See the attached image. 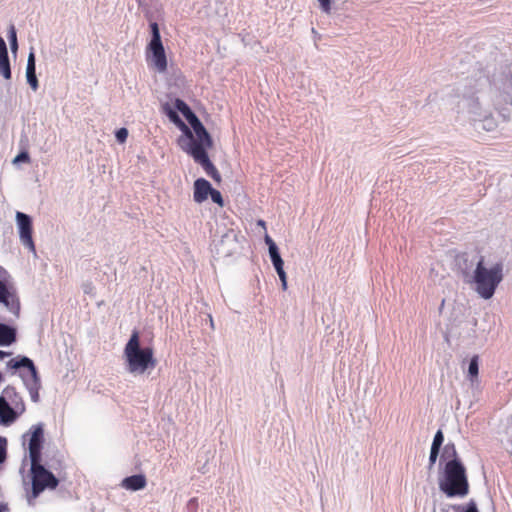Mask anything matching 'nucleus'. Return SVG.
Wrapping results in <instances>:
<instances>
[{"label": "nucleus", "instance_id": "3", "mask_svg": "<svg viewBox=\"0 0 512 512\" xmlns=\"http://www.w3.org/2000/svg\"><path fill=\"white\" fill-rule=\"evenodd\" d=\"M124 357L127 370L131 374H143L147 369H153L156 366V359L151 347H140V335L137 330H133L124 348Z\"/></svg>", "mask_w": 512, "mask_h": 512}, {"label": "nucleus", "instance_id": "10", "mask_svg": "<svg viewBox=\"0 0 512 512\" xmlns=\"http://www.w3.org/2000/svg\"><path fill=\"white\" fill-rule=\"evenodd\" d=\"M175 107L176 109L182 113V115L187 119V121L192 126L195 134L198 135V137H202L206 140V142L209 141V133L201 123V121L198 119V117L193 113V111L190 109V107L181 99L175 100Z\"/></svg>", "mask_w": 512, "mask_h": 512}, {"label": "nucleus", "instance_id": "26", "mask_svg": "<svg viewBox=\"0 0 512 512\" xmlns=\"http://www.w3.org/2000/svg\"><path fill=\"white\" fill-rule=\"evenodd\" d=\"M269 254L272 262L279 261L282 259L278 252L277 246H272L271 249L269 250Z\"/></svg>", "mask_w": 512, "mask_h": 512}, {"label": "nucleus", "instance_id": "15", "mask_svg": "<svg viewBox=\"0 0 512 512\" xmlns=\"http://www.w3.org/2000/svg\"><path fill=\"white\" fill-rule=\"evenodd\" d=\"M146 484V477L143 474H137L124 478L121 486L127 490L137 491L144 489Z\"/></svg>", "mask_w": 512, "mask_h": 512}, {"label": "nucleus", "instance_id": "11", "mask_svg": "<svg viewBox=\"0 0 512 512\" xmlns=\"http://www.w3.org/2000/svg\"><path fill=\"white\" fill-rule=\"evenodd\" d=\"M8 278L7 271L0 266V303H3L10 311L15 313L19 309V303L8 288Z\"/></svg>", "mask_w": 512, "mask_h": 512}, {"label": "nucleus", "instance_id": "32", "mask_svg": "<svg viewBox=\"0 0 512 512\" xmlns=\"http://www.w3.org/2000/svg\"><path fill=\"white\" fill-rule=\"evenodd\" d=\"M264 239H265V243L269 247V250L271 249L272 246H276L275 242L273 241V239L268 234L265 235Z\"/></svg>", "mask_w": 512, "mask_h": 512}, {"label": "nucleus", "instance_id": "14", "mask_svg": "<svg viewBox=\"0 0 512 512\" xmlns=\"http://www.w3.org/2000/svg\"><path fill=\"white\" fill-rule=\"evenodd\" d=\"M0 74L7 80L11 78L7 46L2 37H0Z\"/></svg>", "mask_w": 512, "mask_h": 512}, {"label": "nucleus", "instance_id": "37", "mask_svg": "<svg viewBox=\"0 0 512 512\" xmlns=\"http://www.w3.org/2000/svg\"><path fill=\"white\" fill-rule=\"evenodd\" d=\"M5 354H6L5 352L0 350V359L3 358L5 356Z\"/></svg>", "mask_w": 512, "mask_h": 512}, {"label": "nucleus", "instance_id": "12", "mask_svg": "<svg viewBox=\"0 0 512 512\" xmlns=\"http://www.w3.org/2000/svg\"><path fill=\"white\" fill-rule=\"evenodd\" d=\"M193 199L196 203H203L208 199L213 187L204 178H198L194 181Z\"/></svg>", "mask_w": 512, "mask_h": 512}, {"label": "nucleus", "instance_id": "1", "mask_svg": "<svg viewBox=\"0 0 512 512\" xmlns=\"http://www.w3.org/2000/svg\"><path fill=\"white\" fill-rule=\"evenodd\" d=\"M177 126L183 132V136L178 139L180 148L189 154L203 168L205 173L219 184L222 181L221 174L211 162L207 153V150L213 147L211 136L209 135V141L206 142L204 138L198 137L194 131L192 132L182 120Z\"/></svg>", "mask_w": 512, "mask_h": 512}, {"label": "nucleus", "instance_id": "20", "mask_svg": "<svg viewBox=\"0 0 512 512\" xmlns=\"http://www.w3.org/2000/svg\"><path fill=\"white\" fill-rule=\"evenodd\" d=\"M444 441V436L441 430H438L434 436L431 448L440 450V447Z\"/></svg>", "mask_w": 512, "mask_h": 512}, {"label": "nucleus", "instance_id": "30", "mask_svg": "<svg viewBox=\"0 0 512 512\" xmlns=\"http://www.w3.org/2000/svg\"><path fill=\"white\" fill-rule=\"evenodd\" d=\"M465 512H478V509H477V506H476V503L474 501H470L466 508H465Z\"/></svg>", "mask_w": 512, "mask_h": 512}, {"label": "nucleus", "instance_id": "9", "mask_svg": "<svg viewBox=\"0 0 512 512\" xmlns=\"http://www.w3.org/2000/svg\"><path fill=\"white\" fill-rule=\"evenodd\" d=\"M29 436V458L30 462L41 461V449L44 441V431L41 424L34 425L23 437Z\"/></svg>", "mask_w": 512, "mask_h": 512}, {"label": "nucleus", "instance_id": "34", "mask_svg": "<svg viewBox=\"0 0 512 512\" xmlns=\"http://www.w3.org/2000/svg\"><path fill=\"white\" fill-rule=\"evenodd\" d=\"M450 449H451V455L452 456H456V449H455L454 445H451V446L447 445L445 447V452L444 453L448 454Z\"/></svg>", "mask_w": 512, "mask_h": 512}, {"label": "nucleus", "instance_id": "7", "mask_svg": "<svg viewBox=\"0 0 512 512\" xmlns=\"http://www.w3.org/2000/svg\"><path fill=\"white\" fill-rule=\"evenodd\" d=\"M9 364L15 369H26V372L21 376L29 391L32 401L37 402L39 399L40 380L32 360L27 357H22L20 359H12Z\"/></svg>", "mask_w": 512, "mask_h": 512}, {"label": "nucleus", "instance_id": "35", "mask_svg": "<svg viewBox=\"0 0 512 512\" xmlns=\"http://www.w3.org/2000/svg\"><path fill=\"white\" fill-rule=\"evenodd\" d=\"M257 224H258L259 226H261L262 228L266 229V223H265V221H264V220H261V219H260V220H258Z\"/></svg>", "mask_w": 512, "mask_h": 512}, {"label": "nucleus", "instance_id": "18", "mask_svg": "<svg viewBox=\"0 0 512 512\" xmlns=\"http://www.w3.org/2000/svg\"><path fill=\"white\" fill-rule=\"evenodd\" d=\"M478 374H479V356L474 355L471 358L469 367H468V377H469L470 381L473 382L474 380H476L478 377Z\"/></svg>", "mask_w": 512, "mask_h": 512}, {"label": "nucleus", "instance_id": "16", "mask_svg": "<svg viewBox=\"0 0 512 512\" xmlns=\"http://www.w3.org/2000/svg\"><path fill=\"white\" fill-rule=\"evenodd\" d=\"M26 78L30 87L36 91L38 89V80L36 77V68H35V57L34 53H30L27 60L26 66Z\"/></svg>", "mask_w": 512, "mask_h": 512}, {"label": "nucleus", "instance_id": "25", "mask_svg": "<svg viewBox=\"0 0 512 512\" xmlns=\"http://www.w3.org/2000/svg\"><path fill=\"white\" fill-rule=\"evenodd\" d=\"M269 254L272 262L279 261L282 259L278 252L277 246H272L271 249L269 250Z\"/></svg>", "mask_w": 512, "mask_h": 512}, {"label": "nucleus", "instance_id": "17", "mask_svg": "<svg viewBox=\"0 0 512 512\" xmlns=\"http://www.w3.org/2000/svg\"><path fill=\"white\" fill-rule=\"evenodd\" d=\"M16 339V332L8 325L0 323V346H9Z\"/></svg>", "mask_w": 512, "mask_h": 512}, {"label": "nucleus", "instance_id": "29", "mask_svg": "<svg viewBox=\"0 0 512 512\" xmlns=\"http://www.w3.org/2000/svg\"><path fill=\"white\" fill-rule=\"evenodd\" d=\"M438 454H439V450L431 448L430 456H429L430 466H433L435 464Z\"/></svg>", "mask_w": 512, "mask_h": 512}, {"label": "nucleus", "instance_id": "27", "mask_svg": "<svg viewBox=\"0 0 512 512\" xmlns=\"http://www.w3.org/2000/svg\"><path fill=\"white\" fill-rule=\"evenodd\" d=\"M323 12L329 14L331 12V0H318Z\"/></svg>", "mask_w": 512, "mask_h": 512}, {"label": "nucleus", "instance_id": "8", "mask_svg": "<svg viewBox=\"0 0 512 512\" xmlns=\"http://www.w3.org/2000/svg\"><path fill=\"white\" fill-rule=\"evenodd\" d=\"M16 224L19 232L20 242L28 248L30 252L36 254L35 245L32 238V219L23 212H16Z\"/></svg>", "mask_w": 512, "mask_h": 512}, {"label": "nucleus", "instance_id": "21", "mask_svg": "<svg viewBox=\"0 0 512 512\" xmlns=\"http://www.w3.org/2000/svg\"><path fill=\"white\" fill-rule=\"evenodd\" d=\"M209 196L211 197V199H212V201L214 203H216L220 207L224 206L223 197H222L221 193L218 190L213 188Z\"/></svg>", "mask_w": 512, "mask_h": 512}, {"label": "nucleus", "instance_id": "31", "mask_svg": "<svg viewBox=\"0 0 512 512\" xmlns=\"http://www.w3.org/2000/svg\"><path fill=\"white\" fill-rule=\"evenodd\" d=\"M166 114L172 122L175 121L177 117H179V115L172 109H168Z\"/></svg>", "mask_w": 512, "mask_h": 512}, {"label": "nucleus", "instance_id": "4", "mask_svg": "<svg viewBox=\"0 0 512 512\" xmlns=\"http://www.w3.org/2000/svg\"><path fill=\"white\" fill-rule=\"evenodd\" d=\"M440 490L448 497H464L469 493V483L463 464L453 459L446 463Z\"/></svg>", "mask_w": 512, "mask_h": 512}, {"label": "nucleus", "instance_id": "19", "mask_svg": "<svg viewBox=\"0 0 512 512\" xmlns=\"http://www.w3.org/2000/svg\"><path fill=\"white\" fill-rule=\"evenodd\" d=\"M8 38H9V42H10L11 51L15 53L18 49V43H17L16 30L13 25H11L9 28Z\"/></svg>", "mask_w": 512, "mask_h": 512}, {"label": "nucleus", "instance_id": "13", "mask_svg": "<svg viewBox=\"0 0 512 512\" xmlns=\"http://www.w3.org/2000/svg\"><path fill=\"white\" fill-rule=\"evenodd\" d=\"M18 417L17 412L10 406L5 398L0 397V424L11 425Z\"/></svg>", "mask_w": 512, "mask_h": 512}, {"label": "nucleus", "instance_id": "6", "mask_svg": "<svg viewBox=\"0 0 512 512\" xmlns=\"http://www.w3.org/2000/svg\"><path fill=\"white\" fill-rule=\"evenodd\" d=\"M30 478L31 494H28L27 496L30 504H32V501L35 500L45 489H54L58 484V480L41 464V461L31 462Z\"/></svg>", "mask_w": 512, "mask_h": 512}, {"label": "nucleus", "instance_id": "28", "mask_svg": "<svg viewBox=\"0 0 512 512\" xmlns=\"http://www.w3.org/2000/svg\"><path fill=\"white\" fill-rule=\"evenodd\" d=\"M279 278H280V281H281V285H282V289L283 290H286L287 289V276H286V273L284 271V269H281L279 271H276Z\"/></svg>", "mask_w": 512, "mask_h": 512}, {"label": "nucleus", "instance_id": "36", "mask_svg": "<svg viewBox=\"0 0 512 512\" xmlns=\"http://www.w3.org/2000/svg\"><path fill=\"white\" fill-rule=\"evenodd\" d=\"M181 122V118L180 117H177L175 121H173V123L175 125H178L179 123Z\"/></svg>", "mask_w": 512, "mask_h": 512}, {"label": "nucleus", "instance_id": "22", "mask_svg": "<svg viewBox=\"0 0 512 512\" xmlns=\"http://www.w3.org/2000/svg\"><path fill=\"white\" fill-rule=\"evenodd\" d=\"M7 439L0 436V464L6 460Z\"/></svg>", "mask_w": 512, "mask_h": 512}, {"label": "nucleus", "instance_id": "33", "mask_svg": "<svg viewBox=\"0 0 512 512\" xmlns=\"http://www.w3.org/2000/svg\"><path fill=\"white\" fill-rule=\"evenodd\" d=\"M272 263H273V266H274V268H275V270H276V271H279V270H281V269H284V268H283V266H284V262H283V260H282V259H281V260H279V261H274V262H272Z\"/></svg>", "mask_w": 512, "mask_h": 512}, {"label": "nucleus", "instance_id": "24", "mask_svg": "<svg viewBox=\"0 0 512 512\" xmlns=\"http://www.w3.org/2000/svg\"><path fill=\"white\" fill-rule=\"evenodd\" d=\"M115 136L119 143H124L128 137V130L126 128H120L116 131Z\"/></svg>", "mask_w": 512, "mask_h": 512}, {"label": "nucleus", "instance_id": "5", "mask_svg": "<svg viewBox=\"0 0 512 512\" xmlns=\"http://www.w3.org/2000/svg\"><path fill=\"white\" fill-rule=\"evenodd\" d=\"M151 40L146 47V61L149 67L159 73H165L168 68L167 56L161 40L159 26L156 22L150 23Z\"/></svg>", "mask_w": 512, "mask_h": 512}, {"label": "nucleus", "instance_id": "2", "mask_svg": "<svg viewBox=\"0 0 512 512\" xmlns=\"http://www.w3.org/2000/svg\"><path fill=\"white\" fill-rule=\"evenodd\" d=\"M465 281L474 285V290L483 299L493 297L498 285L503 280V264L495 263L491 267H487L484 257L481 256L476 263V267L472 273L463 270Z\"/></svg>", "mask_w": 512, "mask_h": 512}, {"label": "nucleus", "instance_id": "23", "mask_svg": "<svg viewBox=\"0 0 512 512\" xmlns=\"http://www.w3.org/2000/svg\"><path fill=\"white\" fill-rule=\"evenodd\" d=\"M29 163L30 162V156L28 154V152L26 151H22L20 152L14 159H13V164H19V163Z\"/></svg>", "mask_w": 512, "mask_h": 512}]
</instances>
